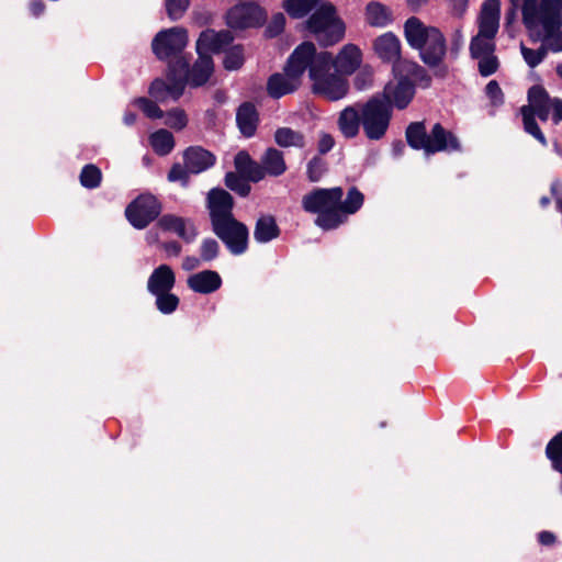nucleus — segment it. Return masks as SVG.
<instances>
[{"label": "nucleus", "mask_w": 562, "mask_h": 562, "mask_svg": "<svg viewBox=\"0 0 562 562\" xmlns=\"http://www.w3.org/2000/svg\"><path fill=\"white\" fill-rule=\"evenodd\" d=\"M344 191L336 187L316 189L302 199V206L308 213L317 214L315 224L326 231L337 228L355 214L363 204V194L355 187L350 188L342 201Z\"/></svg>", "instance_id": "f257e3e1"}, {"label": "nucleus", "mask_w": 562, "mask_h": 562, "mask_svg": "<svg viewBox=\"0 0 562 562\" xmlns=\"http://www.w3.org/2000/svg\"><path fill=\"white\" fill-rule=\"evenodd\" d=\"M522 21L531 41L562 50V0H524Z\"/></svg>", "instance_id": "f03ea898"}, {"label": "nucleus", "mask_w": 562, "mask_h": 562, "mask_svg": "<svg viewBox=\"0 0 562 562\" xmlns=\"http://www.w3.org/2000/svg\"><path fill=\"white\" fill-rule=\"evenodd\" d=\"M331 67V55L327 52L316 53L314 47L307 65L313 91L327 100L337 101L346 97L349 85L341 76L329 74Z\"/></svg>", "instance_id": "7ed1b4c3"}, {"label": "nucleus", "mask_w": 562, "mask_h": 562, "mask_svg": "<svg viewBox=\"0 0 562 562\" xmlns=\"http://www.w3.org/2000/svg\"><path fill=\"white\" fill-rule=\"evenodd\" d=\"M314 52V44L304 42L289 57L283 74L272 75L267 83L268 93L272 98H281L291 93L301 85V77L307 69L308 60Z\"/></svg>", "instance_id": "20e7f679"}, {"label": "nucleus", "mask_w": 562, "mask_h": 562, "mask_svg": "<svg viewBox=\"0 0 562 562\" xmlns=\"http://www.w3.org/2000/svg\"><path fill=\"white\" fill-rule=\"evenodd\" d=\"M305 30L321 45L330 46L340 42L345 36L346 25L337 14L335 7L328 1H322L304 23Z\"/></svg>", "instance_id": "39448f33"}, {"label": "nucleus", "mask_w": 562, "mask_h": 562, "mask_svg": "<svg viewBox=\"0 0 562 562\" xmlns=\"http://www.w3.org/2000/svg\"><path fill=\"white\" fill-rule=\"evenodd\" d=\"M406 139L411 147L423 149L427 155L460 149L457 137L447 132L439 123L432 126L429 134L423 123H412L406 130Z\"/></svg>", "instance_id": "423d86ee"}, {"label": "nucleus", "mask_w": 562, "mask_h": 562, "mask_svg": "<svg viewBox=\"0 0 562 562\" xmlns=\"http://www.w3.org/2000/svg\"><path fill=\"white\" fill-rule=\"evenodd\" d=\"M501 2L499 0H485L479 16V33L470 44L472 58L494 54V37L499 27Z\"/></svg>", "instance_id": "0eeeda50"}, {"label": "nucleus", "mask_w": 562, "mask_h": 562, "mask_svg": "<svg viewBox=\"0 0 562 562\" xmlns=\"http://www.w3.org/2000/svg\"><path fill=\"white\" fill-rule=\"evenodd\" d=\"M552 103L553 99L548 95L542 87L533 86L528 91V104L521 108L525 131L542 145H547V139L536 123L535 115L542 121H547L551 114Z\"/></svg>", "instance_id": "6e6552de"}, {"label": "nucleus", "mask_w": 562, "mask_h": 562, "mask_svg": "<svg viewBox=\"0 0 562 562\" xmlns=\"http://www.w3.org/2000/svg\"><path fill=\"white\" fill-rule=\"evenodd\" d=\"M360 113L366 136L372 140L381 139L389 128L392 106L374 95L361 105Z\"/></svg>", "instance_id": "1a4fd4ad"}, {"label": "nucleus", "mask_w": 562, "mask_h": 562, "mask_svg": "<svg viewBox=\"0 0 562 562\" xmlns=\"http://www.w3.org/2000/svg\"><path fill=\"white\" fill-rule=\"evenodd\" d=\"M187 67L184 60H178L176 65L170 66L166 80L156 79L149 88V94L158 102L178 100L184 91L186 81L177 77V68L184 71Z\"/></svg>", "instance_id": "9d476101"}, {"label": "nucleus", "mask_w": 562, "mask_h": 562, "mask_svg": "<svg viewBox=\"0 0 562 562\" xmlns=\"http://www.w3.org/2000/svg\"><path fill=\"white\" fill-rule=\"evenodd\" d=\"M187 44V31L176 26L158 32L153 40L151 47L154 54L162 60L181 53Z\"/></svg>", "instance_id": "9b49d317"}, {"label": "nucleus", "mask_w": 562, "mask_h": 562, "mask_svg": "<svg viewBox=\"0 0 562 562\" xmlns=\"http://www.w3.org/2000/svg\"><path fill=\"white\" fill-rule=\"evenodd\" d=\"M267 19L265 10L254 2H241L231 8L226 13L229 27L244 30L261 26Z\"/></svg>", "instance_id": "f8f14e48"}, {"label": "nucleus", "mask_w": 562, "mask_h": 562, "mask_svg": "<svg viewBox=\"0 0 562 562\" xmlns=\"http://www.w3.org/2000/svg\"><path fill=\"white\" fill-rule=\"evenodd\" d=\"M214 233L224 241L234 255L243 254L247 248L248 229L234 216L213 225Z\"/></svg>", "instance_id": "ddd939ff"}, {"label": "nucleus", "mask_w": 562, "mask_h": 562, "mask_svg": "<svg viewBox=\"0 0 562 562\" xmlns=\"http://www.w3.org/2000/svg\"><path fill=\"white\" fill-rule=\"evenodd\" d=\"M160 213V204L151 194L139 195L125 211L128 222L137 229L145 228Z\"/></svg>", "instance_id": "4468645a"}, {"label": "nucleus", "mask_w": 562, "mask_h": 562, "mask_svg": "<svg viewBox=\"0 0 562 562\" xmlns=\"http://www.w3.org/2000/svg\"><path fill=\"white\" fill-rule=\"evenodd\" d=\"M415 90L412 82L404 79H397L394 77L383 90V98L385 103L393 104L397 109H404L408 105L414 97Z\"/></svg>", "instance_id": "2eb2a0df"}, {"label": "nucleus", "mask_w": 562, "mask_h": 562, "mask_svg": "<svg viewBox=\"0 0 562 562\" xmlns=\"http://www.w3.org/2000/svg\"><path fill=\"white\" fill-rule=\"evenodd\" d=\"M207 203L212 225L233 216V198L223 189H213L209 192Z\"/></svg>", "instance_id": "dca6fc26"}, {"label": "nucleus", "mask_w": 562, "mask_h": 562, "mask_svg": "<svg viewBox=\"0 0 562 562\" xmlns=\"http://www.w3.org/2000/svg\"><path fill=\"white\" fill-rule=\"evenodd\" d=\"M233 42V36L229 31L205 30L203 31L196 42L198 54L210 55L224 49Z\"/></svg>", "instance_id": "f3484780"}, {"label": "nucleus", "mask_w": 562, "mask_h": 562, "mask_svg": "<svg viewBox=\"0 0 562 562\" xmlns=\"http://www.w3.org/2000/svg\"><path fill=\"white\" fill-rule=\"evenodd\" d=\"M418 50L425 64L437 66L446 54V40L442 33L438 29L430 31V36Z\"/></svg>", "instance_id": "a211bd4d"}, {"label": "nucleus", "mask_w": 562, "mask_h": 562, "mask_svg": "<svg viewBox=\"0 0 562 562\" xmlns=\"http://www.w3.org/2000/svg\"><path fill=\"white\" fill-rule=\"evenodd\" d=\"M372 46L374 54L384 63L394 64L401 57V41L392 32L379 35Z\"/></svg>", "instance_id": "6ab92c4d"}, {"label": "nucleus", "mask_w": 562, "mask_h": 562, "mask_svg": "<svg viewBox=\"0 0 562 562\" xmlns=\"http://www.w3.org/2000/svg\"><path fill=\"white\" fill-rule=\"evenodd\" d=\"M361 61L362 54L360 48L353 44H347L339 50L336 58L333 59V66L340 75L348 76L360 67Z\"/></svg>", "instance_id": "aec40b11"}, {"label": "nucleus", "mask_w": 562, "mask_h": 562, "mask_svg": "<svg viewBox=\"0 0 562 562\" xmlns=\"http://www.w3.org/2000/svg\"><path fill=\"white\" fill-rule=\"evenodd\" d=\"M364 21L376 29H385L394 21V14L390 7L379 1H371L364 8Z\"/></svg>", "instance_id": "412c9836"}, {"label": "nucleus", "mask_w": 562, "mask_h": 562, "mask_svg": "<svg viewBox=\"0 0 562 562\" xmlns=\"http://www.w3.org/2000/svg\"><path fill=\"white\" fill-rule=\"evenodd\" d=\"M222 285L221 276L213 270H204L188 278V286L201 294H209L217 291Z\"/></svg>", "instance_id": "4be33fe9"}, {"label": "nucleus", "mask_w": 562, "mask_h": 562, "mask_svg": "<svg viewBox=\"0 0 562 562\" xmlns=\"http://www.w3.org/2000/svg\"><path fill=\"white\" fill-rule=\"evenodd\" d=\"M176 276L172 269L167 265H160L149 276L147 281V290L153 295L162 292H170L175 285Z\"/></svg>", "instance_id": "5701e85b"}, {"label": "nucleus", "mask_w": 562, "mask_h": 562, "mask_svg": "<svg viewBox=\"0 0 562 562\" xmlns=\"http://www.w3.org/2000/svg\"><path fill=\"white\" fill-rule=\"evenodd\" d=\"M158 224L162 229L172 232L187 241L192 240L196 235L193 223L177 215L166 214L159 220Z\"/></svg>", "instance_id": "b1692460"}, {"label": "nucleus", "mask_w": 562, "mask_h": 562, "mask_svg": "<svg viewBox=\"0 0 562 562\" xmlns=\"http://www.w3.org/2000/svg\"><path fill=\"white\" fill-rule=\"evenodd\" d=\"M184 165L190 173H200L215 162V157L212 153L201 147H190L183 155Z\"/></svg>", "instance_id": "393cba45"}, {"label": "nucleus", "mask_w": 562, "mask_h": 562, "mask_svg": "<svg viewBox=\"0 0 562 562\" xmlns=\"http://www.w3.org/2000/svg\"><path fill=\"white\" fill-rule=\"evenodd\" d=\"M213 61L210 55L199 54L198 60L187 71L186 82L191 87H200L206 83L213 74Z\"/></svg>", "instance_id": "a878e982"}, {"label": "nucleus", "mask_w": 562, "mask_h": 562, "mask_svg": "<svg viewBox=\"0 0 562 562\" xmlns=\"http://www.w3.org/2000/svg\"><path fill=\"white\" fill-rule=\"evenodd\" d=\"M436 27L425 25L419 19L412 16L404 24V36L407 43L418 49Z\"/></svg>", "instance_id": "bb28decb"}, {"label": "nucleus", "mask_w": 562, "mask_h": 562, "mask_svg": "<svg viewBox=\"0 0 562 562\" xmlns=\"http://www.w3.org/2000/svg\"><path fill=\"white\" fill-rule=\"evenodd\" d=\"M360 110L355 106L344 109L338 117V128L346 138H353L359 133L361 123Z\"/></svg>", "instance_id": "cd10ccee"}, {"label": "nucleus", "mask_w": 562, "mask_h": 562, "mask_svg": "<svg viewBox=\"0 0 562 562\" xmlns=\"http://www.w3.org/2000/svg\"><path fill=\"white\" fill-rule=\"evenodd\" d=\"M237 125L246 137L255 134L258 124V113L250 103H244L239 106L236 114Z\"/></svg>", "instance_id": "c85d7f7f"}, {"label": "nucleus", "mask_w": 562, "mask_h": 562, "mask_svg": "<svg viewBox=\"0 0 562 562\" xmlns=\"http://www.w3.org/2000/svg\"><path fill=\"white\" fill-rule=\"evenodd\" d=\"M393 75L397 79L407 78L412 83L425 78V71L419 65L407 59H401V57L393 64Z\"/></svg>", "instance_id": "c756f323"}, {"label": "nucleus", "mask_w": 562, "mask_h": 562, "mask_svg": "<svg viewBox=\"0 0 562 562\" xmlns=\"http://www.w3.org/2000/svg\"><path fill=\"white\" fill-rule=\"evenodd\" d=\"M278 236L279 228L272 216H261L257 221L254 237L258 243L265 244Z\"/></svg>", "instance_id": "7c9ffc66"}, {"label": "nucleus", "mask_w": 562, "mask_h": 562, "mask_svg": "<svg viewBox=\"0 0 562 562\" xmlns=\"http://www.w3.org/2000/svg\"><path fill=\"white\" fill-rule=\"evenodd\" d=\"M263 170L270 176L282 175L286 167L281 151L276 148H269L261 158Z\"/></svg>", "instance_id": "2f4dec72"}, {"label": "nucleus", "mask_w": 562, "mask_h": 562, "mask_svg": "<svg viewBox=\"0 0 562 562\" xmlns=\"http://www.w3.org/2000/svg\"><path fill=\"white\" fill-rule=\"evenodd\" d=\"M322 1L323 0H284L283 8L290 16L301 19L316 10Z\"/></svg>", "instance_id": "473e14b6"}, {"label": "nucleus", "mask_w": 562, "mask_h": 562, "mask_svg": "<svg viewBox=\"0 0 562 562\" xmlns=\"http://www.w3.org/2000/svg\"><path fill=\"white\" fill-rule=\"evenodd\" d=\"M149 142L153 149L158 155H167L175 147V139L170 132L167 130H159L149 136Z\"/></svg>", "instance_id": "72a5a7b5"}, {"label": "nucleus", "mask_w": 562, "mask_h": 562, "mask_svg": "<svg viewBox=\"0 0 562 562\" xmlns=\"http://www.w3.org/2000/svg\"><path fill=\"white\" fill-rule=\"evenodd\" d=\"M274 140L281 147H303L304 137L301 133L289 127L278 128L274 133Z\"/></svg>", "instance_id": "f704fd0d"}, {"label": "nucleus", "mask_w": 562, "mask_h": 562, "mask_svg": "<svg viewBox=\"0 0 562 562\" xmlns=\"http://www.w3.org/2000/svg\"><path fill=\"white\" fill-rule=\"evenodd\" d=\"M548 50H550V48L543 43L536 49L527 47L524 43L520 44L522 58L530 68L540 65L546 58Z\"/></svg>", "instance_id": "c9c22d12"}, {"label": "nucleus", "mask_w": 562, "mask_h": 562, "mask_svg": "<svg viewBox=\"0 0 562 562\" xmlns=\"http://www.w3.org/2000/svg\"><path fill=\"white\" fill-rule=\"evenodd\" d=\"M546 453L552 468L562 474V431L550 440Z\"/></svg>", "instance_id": "e433bc0d"}, {"label": "nucleus", "mask_w": 562, "mask_h": 562, "mask_svg": "<svg viewBox=\"0 0 562 562\" xmlns=\"http://www.w3.org/2000/svg\"><path fill=\"white\" fill-rule=\"evenodd\" d=\"M155 296L156 306L162 314H171L179 305V297L171 292H162L160 294H155Z\"/></svg>", "instance_id": "4c0bfd02"}, {"label": "nucleus", "mask_w": 562, "mask_h": 562, "mask_svg": "<svg viewBox=\"0 0 562 562\" xmlns=\"http://www.w3.org/2000/svg\"><path fill=\"white\" fill-rule=\"evenodd\" d=\"M101 171L94 165H87L80 173V183L85 188L93 189L100 184Z\"/></svg>", "instance_id": "58836bf2"}, {"label": "nucleus", "mask_w": 562, "mask_h": 562, "mask_svg": "<svg viewBox=\"0 0 562 562\" xmlns=\"http://www.w3.org/2000/svg\"><path fill=\"white\" fill-rule=\"evenodd\" d=\"M244 61L243 48L240 46H234L225 53L223 64L227 70H237L243 66Z\"/></svg>", "instance_id": "ea45409f"}, {"label": "nucleus", "mask_w": 562, "mask_h": 562, "mask_svg": "<svg viewBox=\"0 0 562 562\" xmlns=\"http://www.w3.org/2000/svg\"><path fill=\"white\" fill-rule=\"evenodd\" d=\"M225 184L241 196H246L250 192V186L244 176L228 172L225 177Z\"/></svg>", "instance_id": "a19ab883"}, {"label": "nucleus", "mask_w": 562, "mask_h": 562, "mask_svg": "<svg viewBox=\"0 0 562 562\" xmlns=\"http://www.w3.org/2000/svg\"><path fill=\"white\" fill-rule=\"evenodd\" d=\"M479 71L482 76L487 77L496 72L498 69V59L494 54L476 57Z\"/></svg>", "instance_id": "79ce46f5"}, {"label": "nucleus", "mask_w": 562, "mask_h": 562, "mask_svg": "<svg viewBox=\"0 0 562 562\" xmlns=\"http://www.w3.org/2000/svg\"><path fill=\"white\" fill-rule=\"evenodd\" d=\"M164 117L165 124L175 130H182L188 123L184 111L180 109L169 111Z\"/></svg>", "instance_id": "37998d69"}, {"label": "nucleus", "mask_w": 562, "mask_h": 562, "mask_svg": "<svg viewBox=\"0 0 562 562\" xmlns=\"http://www.w3.org/2000/svg\"><path fill=\"white\" fill-rule=\"evenodd\" d=\"M134 104L138 106L149 119L164 117V112L158 108V105L146 98L135 99Z\"/></svg>", "instance_id": "c03bdc74"}, {"label": "nucleus", "mask_w": 562, "mask_h": 562, "mask_svg": "<svg viewBox=\"0 0 562 562\" xmlns=\"http://www.w3.org/2000/svg\"><path fill=\"white\" fill-rule=\"evenodd\" d=\"M190 0H166V9L171 20H179L188 10Z\"/></svg>", "instance_id": "a18cd8bd"}, {"label": "nucleus", "mask_w": 562, "mask_h": 562, "mask_svg": "<svg viewBox=\"0 0 562 562\" xmlns=\"http://www.w3.org/2000/svg\"><path fill=\"white\" fill-rule=\"evenodd\" d=\"M373 69L369 66L362 67L355 78V87L358 90H366L372 86Z\"/></svg>", "instance_id": "49530a36"}, {"label": "nucleus", "mask_w": 562, "mask_h": 562, "mask_svg": "<svg viewBox=\"0 0 562 562\" xmlns=\"http://www.w3.org/2000/svg\"><path fill=\"white\" fill-rule=\"evenodd\" d=\"M218 254V243L214 239H205L201 245V258L204 261H211Z\"/></svg>", "instance_id": "de8ad7c7"}, {"label": "nucleus", "mask_w": 562, "mask_h": 562, "mask_svg": "<svg viewBox=\"0 0 562 562\" xmlns=\"http://www.w3.org/2000/svg\"><path fill=\"white\" fill-rule=\"evenodd\" d=\"M325 171V164L319 158L312 159L307 165V176L311 181L316 182Z\"/></svg>", "instance_id": "09e8293b"}, {"label": "nucleus", "mask_w": 562, "mask_h": 562, "mask_svg": "<svg viewBox=\"0 0 562 562\" xmlns=\"http://www.w3.org/2000/svg\"><path fill=\"white\" fill-rule=\"evenodd\" d=\"M485 91L493 105L497 106L503 103V92L495 80H492L486 85Z\"/></svg>", "instance_id": "8fccbe9b"}, {"label": "nucleus", "mask_w": 562, "mask_h": 562, "mask_svg": "<svg viewBox=\"0 0 562 562\" xmlns=\"http://www.w3.org/2000/svg\"><path fill=\"white\" fill-rule=\"evenodd\" d=\"M190 171L187 169V167H182L180 165H173L168 173V180L171 182L180 181L182 186H186L188 183V175Z\"/></svg>", "instance_id": "3c124183"}, {"label": "nucleus", "mask_w": 562, "mask_h": 562, "mask_svg": "<svg viewBox=\"0 0 562 562\" xmlns=\"http://www.w3.org/2000/svg\"><path fill=\"white\" fill-rule=\"evenodd\" d=\"M285 25V16L282 13H277L272 16L268 27L267 33L269 36H276L281 33Z\"/></svg>", "instance_id": "603ef678"}, {"label": "nucleus", "mask_w": 562, "mask_h": 562, "mask_svg": "<svg viewBox=\"0 0 562 562\" xmlns=\"http://www.w3.org/2000/svg\"><path fill=\"white\" fill-rule=\"evenodd\" d=\"M246 179L257 182L263 179L265 177V170L263 167L257 164L256 161H252L250 167H248L243 173Z\"/></svg>", "instance_id": "864d4df0"}, {"label": "nucleus", "mask_w": 562, "mask_h": 562, "mask_svg": "<svg viewBox=\"0 0 562 562\" xmlns=\"http://www.w3.org/2000/svg\"><path fill=\"white\" fill-rule=\"evenodd\" d=\"M252 159L246 151H239L235 157V167L239 173H243L250 165Z\"/></svg>", "instance_id": "5fc2aeb1"}, {"label": "nucleus", "mask_w": 562, "mask_h": 562, "mask_svg": "<svg viewBox=\"0 0 562 562\" xmlns=\"http://www.w3.org/2000/svg\"><path fill=\"white\" fill-rule=\"evenodd\" d=\"M469 0H451L450 9L453 15L461 16L468 9Z\"/></svg>", "instance_id": "6e6d98bb"}, {"label": "nucleus", "mask_w": 562, "mask_h": 562, "mask_svg": "<svg viewBox=\"0 0 562 562\" xmlns=\"http://www.w3.org/2000/svg\"><path fill=\"white\" fill-rule=\"evenodd\" d=\"M334 146V138L329 134H323L319 137L318 149L321 153L325 154L329 151Z\"/></svg>", "instance_id": "4d7b16f0"}, {"label": "nucleus", "mask_w": 562, "mask_h": 562, "mask_svg": "<svg viewBox=\"0 0 562 562\" xmlns=\"http://www.w3.org/2000/svg\"><path fill=\"white\" fill-rule=\"evenodd\" d=\"M551 113L555 122L562 121V100L553 99Z\"/></svg>", "instance_id": "13d9d810"}, {"label": "nucleus", "mask_w": 562, "mask_h": 562, "mask_svg": "<svg viewBox=\"0 0 562 562\" xmlns=\"http://www.w3.org/2000/svg\"><path fill=\"white\" fill-rule=\"evenodd\" d=\"M539 542L543 546H550L555 541V537L550 531H542L538 536Z\"/></svg>", "instance_id": "bf43d9fd"}, {"label": "nucleus", "mask_w": 562, "mask_h": 562, "mask_svg": "<svg viewBox=\"0 0 562 562\" xmlns=\"http://www.w3.org/2000/svg\"><path fill=\"white\" fill-rule=\"evenodd\" d=\"M200 266V259L195 258V257H187L183 262H182V267L186 269V270H192L196 267Z\"/></svg>", "instance_id": "052dcab7"}, {"label": "nucleus", "mask_w": 562, "mask_h": 562, "mask_svg": "<svg viewBox=\"0 0 562 562\" xmlns=\"http://www.w3.org/2000/svg\"><path fill=\"white\" fill-rule=\"evenodd\" d=\"M45 9V5L42 1H33L30 4V10L33 13V15L38 16L41 13H43Z\"/></svg>", "instance_id": "680f3d73"}, {"label": "nucleus", "mask_w": 562, "mask_h": 562, "mask_svg": "<svg viewBox=\"0 0 562 562\" xmlns=\"http://www.w3.org/2000/svg\"><path fill=\"white\" fill-rule=\"evenodd\" d=\"M428 2V0H407L408 5L412 10H418L423 5H425Z\"/></svg>", "instance_id": "e2e57ef3"}, {"label": "nucleus", "mask_w": 562, "mask_h": 562, "mask_svg": "<svg viewBox=\"0 0 562 562\" xmlns=\"http://www.w3.org/2000/svg\"><path fill=\"white\" fill-rule=\"evenodd\" d=\"M136 120V115L134 113H131V112H126L125 115H124V123L126 125H132L134 124Z\"/></svg>", "instance_id": "0e129e2a"}, {"label": "nucleus", "mask_w": 562, "mask_h": 562, "mask_svg": "<svg viewBox=\"0 0 562 562\" xmlns=\"http://www.w3.org/2000/svg\"><path fill=\"white\" fill-rule=\"evenodd\" d=\"M166 249L175 255H178L180 252V247L177 244H170L166 246Z\"/></svg>", "instance_id": "69168bd1"}, {"label": "nucleus", "mask_w": 562, "mask_h": 562, "mask_svg": "<svg viewBox=\"0 0 562 562\" xmlns=\"http://www.w3.org/2000/svg\"><path fill=\"white\" fill-rule=\"evenodd\" d=\"M551 190L553 193H557L558 191L562 190V183L560 181H555L551 186Z\"/></svg>", "instance_id": "338daca9"}, {"label": "nucleus", "mask_w": 562, "mask_h": 562, "mask_svg": "<svg viewBox=\"0 0 562 562\" xmlns=\"http://www.w3.org/2000/svg\"><path fill=\"white\" fill-rule=\"evenodd\" d=\"M557 74L559 75V77L562 79V64H559L557 66Z\"/></svg>", "instance_id": "774afa93"}]
</instances>
